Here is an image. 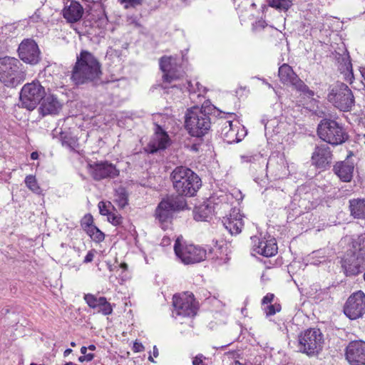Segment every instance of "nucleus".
Returning a JSON list of instances; mask_svg holds the SVG:
<instances>
[{"label":"nucleus","instance_id":"f257e3e1","mask_svg":"<svg viewBox=\"0 0 365 365\" xmlns=\"http://www.w3.org/2000/svg\"><path fill=\"white\" fill-rule=\"evenodd\" d=\"M102 74V65L97 57L87 50H81L76 56V61L71 71V81L77 86H96L101 81Z\"/></svg>","mask_w":365,"mask_h":365},{"label":"nucleus","instance_id":"f03ea898","mask_svg":"<svg viewBox=\"0 0 365 365\" xmlns=\"http://www.w3.org/2000/svg\"><path fill=\"white\" fill-rule=\"evenodd\" d=\"M170 180L176 194L185 197H193L202 186L200 178L190 168L176 167L170 174Z\"/></svg>","mask_w":365,"mask_h":365},{"label":"nucleus","instance_id":"7ed1b4c3","mask_svg":"<svg viewBox=\"0 0 365 365\" xmlns=\"http://www.w3.org/2000/svg\"><path fill=\"white\" fill-rule=\"evenodd\" d=\"M160 68L163 71V83L160 87L168 93L173 89H177L180 91L189 93H195L196 89L190 81H187L185 84L170 85L173 81L181 78L184 72L180 70V66L175 62L171 56H164L159 60Z\"/></svg>","mask_w":365,"mask_h":365},{"label":"nucleus","instance_id":"20e7f679","mask_svg":"<svg viewBox=\"0 0 365 365\" xmlns=\"http://www.w3.org/2000/svg\"><path fill=\"white\" fill-rule=\"evenodd\" d=\"M341 267L348 277L356 276L365 269V233L352 241L351 247L346 252Z\"/></svg>","mask_w":365,"mask_h":365},{"label":"nucleus","instance_id":"39448f33","mask_svg":"<svg viewBox=\"0 0 365 365\" xmlns=\"http://www.w3.org/2000/svg\"><path fill=\"white\" fill-rule=\"evenodd\" d=\"M187 209L185 198L181 195H167L157 205L154 217L163 229L170 224L176 213Z\"/></svg>","mask_w":365,"mask_h":365},{"label":"nucleus","instance_id":"423d86ee","mask_svg":"<svg viewBox=\"0 0 365 365\" xmlns=\"http://www.w3.org/2000/svg\"><path fill=\"white\" fill-rule=\"evenodd\" d=\"M211 118L206 108L192 107L187 110L185 119V127L188 133L200 140L210 131Z\"/></svg>","mask_w":365,"mask_h":365},{"label":"nucleus","instance_id":"0eeeda50","mask_svg":"<svg viewBox=\"0 0 365 365\" xmlns=\"http://www.w3.org/2000/svg\"><path fill=\"white\" fill-rule=\"evenodd\" d=\"M26 71L21 61L10 56L0 58V81L7 87L15 88L26 79Z\"/></svg>","mask_w":365,"mask_h":365},{"label":"nucleus","instance_id":"6e6552de","mask_svg":"<svg viewBox=\"0 0 365 365\" xmlns=\"http://www.w3.org/2000/svg\"><path fill=\"white\" fill-rule=\"evenodd\" d=\"M318 137L324 143L331 146L342 145L349 139L343 125L331 118H323L317 125Z\"/></svg>","mask_w":365,"mask_h":365},{"label":"nucleus","instance_id":"1a4fd4ad","mask_svg":"<svg viewBox=\"0 0 365 365\" xmlns=\"http://www.w3.org/2000/svg\"><path fill=\"white\" fill-rule=\"evenodd\" d=\"M327 100L341 112L351 111L355 104V98L351 90L346 84L339 82L330 88Z\"/></svg>","mask_w":365,"mask_h":365},{"label":"nucleus","instance_id":"9d476101","mask_svg":"<svg viewBox=\"0 0 365 365\" xmlns=\"http://www.w3.org/2000/svg\"><path fill=\"white\" fill-rule=\"evenodd\" d=\"M299 349L308 356L317 354L322 349L324 337L319 329H309L298 337Z\"/></svg>","mask_w":365,"mask_h":365},{"label":"nucleus","instance_id":"9b49d317","mask_svg":"<svg viewBox=\"0 0 365 365\" xmlns=\"http://www.w3.org/2000/svg\"><path fill=\"white\" fill-rule=\"evenodd\" d=\"M45 94V88L38 81L25 84L20 93L22 107L29 110H33L40 104Z\"/></svg>","mask_w":365,"mask_h":365},{"label":"nucleus","instance_id":"f8f14e48","mask_svg":"<svg viewBox=\"0 0 365 365\" xmlns=\"http://www.w3.org/2000/svg\"><path fill=\"white\" fill-rule=\"evenodd\" d=\"M176 256L185 264L200 262L206 258V250L194 245H181L178 237L174 245Z\"/></svg>","mask_w":365,"mask_h":365},{"label":"nucleus","instance_id":"ddd939ff","mask_svg":"<svg viewBox=\"0 0 365 365\" xmlns=\"http://www.w3.org/2000/svg\"><path fill=\"white\" fill-rule=\"evenodd\" d=\"M88 172L96 181L105 179H114L119 176L120 170L115 165L108 160H100L88 163Z\"/></svg>","mask_w":365,"mask_h":365},{"label":"nucleus","instance_id":"4468645a","mask_svg":"<svg viewBox=\"0 0 365 365\" xmlns=\"http://www.w3.org/2000/svg\"><path fill=\"white\" fill-rule=\"evenodd\" d=\"M19 58L30 65H36L41 60V53L39 47L33 38H24L18 47Z\"/></svg>","mask_w":365,"mask_h":365},{"label":"nucleus","instance_id":"2eb2a0df","mask_svg":"<svg viewBox=\"0 0 365 365\" xmlns=\"http://www.w3.org/2000/svg\"><path fill=\"white\" fill-rule=\"evenodd\" d=\"M344 313L350 319L361 317L365 313V294L359 290L351 294L344 307Z\"/></svg>","mask_w":365,"mask_h":365},{"label":"nucleus","instance_id":"dca6fc26","mask_svg":"<svg viewBox=\"0 0 365 365\" xmlns=\"http://www.w3.org/2000/svg\"><path fill=\"white\" fill-rule=\"evenodd\" d=\"M174 312L178 316L194 317L197 307L192 294H175L173 297Z\"/></svg>","mask_w":365,"mask_h":365},{"label":"nucleus","instance_id":"f3484780","mask_svg":"<svg viewBox=\"0 0 365 365\" xmlns=\"http://www.w3.org/2000/svg\"><path fill=\"white\" fill-rule=\"evenodd\" d=\"M312 163L317 168L327 170L332 163L333 153L327 143L316 145L312 155Z\"/></svg>","mask_w":365,"mask_h":365},{"label":"nucleus","instance_id":"a211bd4d","mask_svg":"<svg viewBox=\"0 0 365 365\" xmlns=\"http://www.w3.org/2000/svg\"><path fill=\"white\" fill-rule=\"evenodd\" d=\"M345 357L351 365H365V341H350L345 349Z\"/></svg>","mask_w":365,"mask_h":365},{"label":"nucleus","instance_id":"6ab92c4d","mask_svg":"<svg viewBox=\"0 0 365 365\" xmlns=\"http://www.w3.org/2000/svg\"><path fill=\"white\" fill-rule=\"evenodd\" d=\"M170 145V139L166 131L159 125H155V133L145 151L150 154H154L160 150H165Z\"/></svg>","mask_w":365,"mask_h":365},{"label":"nucleus","instance_id":"aec40b11","mask_svg":"<svg viewBox=\"0 0 365 365\" xmlns=\"http://www.w3.org/2000/svg\"><path fill=\"white\" fill-rule=\"evenodd\" d=\"M252 250L256 254L260 255L265 257H270L277 253V245L275 239L266 240L265 238H259L257 236L251 237Z\"/></svg>","mask_w":365,"mask_h":365},{"label":"nucleus","instance_id":"412c9836","mask_svg":"<svg viewBox=\"0 0 365 365\" xmlns=\"http://www.w3.org/2000/svg\"><path fill=\"white\" fill-rule=\"evenodd\" d=\"M222 222L232 235L240 233L244 227L243 216L236 208L232 209L228 216L224 217Z\"/></svg>","mask_w":365,"mask_h":365},{"label":"nucleus","instance_id":"4be33fe9","mask_svg":"<svg viewBox=\"0 0 365 365\" xmlns=\"http://www.w3.org/2000/svg\"><path fill=\"white\" fill-rule=\"evenodd\" d=\"M62 104L58 98L52 93H46L40 103L39 113L45 116L55 115L61 110Z\"/></svg>","mask_w":365,"mask_h":365},{"label":"nucleus","instance_id":"5701e85b","mask_svg":"<svg viewBox=\"0 0 365 365\" xmlns=\"http://www.w3.org/2000/svg\"><path fill=\"white\" fill-rule=\"evenodd\" d=\"M62 12L68 22L76 23L82 18L83 8L79 2L72 0L66 3Z\"/></svg>","mask_w":365,"mask_h":365},{"label":"nucleus","instance_id":"b1692460","mask_svg":"<svg viewBox=\"0 0 365 365\" xmlns=\"http://www.w3.org/2000/svg\"><path fill=\"white\" fill-rule=\"evenodd\" d=\"M354 166L349 161L337 162L333 168L334 173L343 182H350L353 178Z\"/></svg>","mask_w":365,"mask_h":365},{"label":"nucleus","instance_id":"393cba45","mask_svg":"<svg viewBox=\"0 0 365 365\" xmlns=\"http://www.w3.org/2000/svg\"><path fill=\"white\" fill-rule=\"evenodd\" d=\"M215 212V207L211 201L205 202L195 207L194 219L197 221H209Z\"/></svg>","mask_w":365,"mask_h":365},{"label":"nucleus","instance_id":"a878e982","mask_svg":"<svg viewBox=\"0 0 365 365\" xmlns=\"http://www.w3.org/2000/svg\"><path fill=\"white\" fill-rule=\"evenodd\" d=\"M351 216L355 219L365 220V200L351 199L349 201Z\"/></svg>","mask_w":365,"mask_h":365},{"label":"nucleus","instance_id":"bb28decb","mask_svg":"<svg viewBox=\"0 0 365 365\" xmlns=\"http://www.w3.org/2000/svg\"><path fill=\"white\" fill-rule=\"evenodd\" d=\"M278 76L283 84L288 85L291 82H293L294 77L297 75L294 72L289 65L284 63L279 68Z\"/></svg>","mask_w":365,"mask_h":365},{"label":"nucleus","instance_id":"cd10ccee","mask_svg":"<svg viewBox=\"0 0 365 365\" xmlns=\"http://www.w3.org/2000/svg\"><path fill=\"white\" fill-rule=\"evenodd\" d=\"M114 202L121 209H123L128 204V194L126 189L120 186L115 190Z\"/></svg>","mask_w":365,"mask_h":365},{"label":"nucleus","instance_id":"c85d7f7f","mask_svg":"<svg viewBox=\"0 0 365 365\" xmlns=\"http://www.w3.org/2000/svg\"><path fill=\"white\" fill-rule=\"evenodd\" d=\"M269 6L278 11H287L292 5L293 0H267Z\"/></svg>","mask_w":365,"mask_h":365},{"label":"nucleus","instance_id":"c756f323","mask_svg":"<svg viewBox=\"0 0 365 365\" xmlns=\"http://www.w3.org/2000/svg\"><path fill=\"white\" fill-rule=\"evenodd\" d=\"M60 140L63 146L68 147L72 150L75 149L78 145V140L71 134L61 132L60 134Z\"/></svg>","mask_w":365,"mask_h":365},{"label":"nucleus","instance_id":"7c9ffc66","mask_svg":"<svg viewBox=\"0 0 365 365\" xmlns=\"http://www.w3.org/2000/svg\"><path fill=\"white\" fill-rule=\"evenodd\" d=\"M98 303L99 304L97 307L98 312L102 313L103 315H110L112 314L113 307L106 297H100Z\"/></svg>","mask_w":365,"mask_h":365},{"label":"nucleus","instance_id":"2f4dec72","mask_svg":"<svg viewBox=\"0 0 365 365\" xmlns=\"http://www.w3.org/2000/svg\"><path fill=\"white\" fill-rule=\"evenodd\" d=\"M86 233L91 237V238L96 242H103L105 239V234L101 231L96 226L91 227V230L88 229Z\"/></svg>","mask_w":365,"mask_h":365},{"label":"nucleus","instance_id":"473e14b6","mask_svg":"<svg viewBox=\"0 0 365 365\" xmlns=\"http://www.w3.org/2000/svg\"><path fill=\"white\" fill-rule=\"evenodd\" d=\"M25 184L29 189L36 193L41 192V188L38 185L36 177L32 175H27L25 178Z\"/></svg>","mask_w":365,"mask_h":365},{"label":"nucleus","instance_id":"72a5a7b5","mask_svg":"<svg viewBox=\"0 0 365 365\" xmlns=\"http://www.w3.org/2000/svg\"><path fill=\"white\" fill-rule=\"evenodd\" d=\"M263 310L267 317H271L281 311V305L279 303L269 304L263 307Z\"/></svg>","mask_w":365,"mask_h":365},{"label":"nucleus","instance_id":"f704fd0d","mask_svg":"<svg viewBox=\"0 0 365 365\" xmlns=\"http://www.w3.org/2000/svg\"><path fill=\"white\" fill-rule=\"evenodd\" d=\"M340 71L341 72H348L352 74V64L349 56L346 55L341 57V63H340Z\"/></svg>","mask_w":365,"mask_h":365},{"label":"nucleus","instance_id":"c9c22d12","mask_svg":"<svg viewBox=\"0 0 365 365\" xmlns=\"http://www.w3.org/2000/svg\"><path fill=\"white\" fill-rule=\"evenodd\" d=\"M81 225L86 232L88 231V229L91 230V227H93L95 225H93V216L91 214H86L82 218Z\"/></svg>","mask_w":365,"mask_h":365},{"label":"nucleus","instance_id":"e433bc0d","mask_svg":"<svg viewBox=\"0 0 365 365\" xmlns=\"http://www.w3.org/2000/svg\"><path fill=\"white\" fill-rule=\"evenodd\" d=\"M84 299L87 304L92 309H97L99 303V297H96L92 294H87L84 296Z\"/></svg>","mask_w":365,"mask_h":365},{"label":"nucleus","instance_id":"4c0bfd02","mask_svg":"<svg viewBox=\"0 0 365 365\" xmlns=\"http://www.w3.org/2000/svg\"><path fill=\"white\" fill-rule=\"evenodd\" d=\"M107 217L108 220L115 226L120 225L123 222V217L117 212H110Z\"/></svg>","mask_w":365,"mask_h":365},{"label":"nucleus","instance_id":"58836bf2","mask_svg":"<svg viewBox=\"0 0 365 365\" xmlns=\"http://www.w3.org/2000/svg\"><path fill=\"white\" fill-rule=\"evenodd\" d=\"M240 158L243 163H255L262 159V156L259 154L253 155L250 153L242 155Z\"/></svg>","mask_w":365,"mask_h":365},{"label":"nucleus","instance_id":"ea45409f","mask_svg":"<svg viewBox=\"0 0 365 365\" xmlns=\"http://www.w3.org/2000/svg\"><path fill=\"white\" fill-rule=\"evenodd\" d=\"M120 4H124V8L128 9L130 8H135L142 4L143 0H118Z\"/></svg>","mask_w":365,"mask_h":365},{"label":"nucleus","instance_id":"a19ab883","mask_svg":"<svg viewBox=\"0 0 365 365\" xmlns=\"http://www.w3.org/2000/svg\"><path fill=\"white\" fill-rule=\"evenodd\" d=\"M126 21H127L128 25L133 26L135 29H140V31H141L143 26L140 24V23L139 22V21L136 16H128Z\"/></svg>","mask_w":365,"mask_h":365},{"label":"nucleus","instance_id":"79ce46f5","mask_svg":"<svg viewBox=\"0 0 365 365\" xmlns=\"http://www.w3.org/2000/svg\"><path fill=\"white\" fill-rule=\"evenodd\" d=\"M289 84L292 85L297 91H302L303 87L305 86V83L297 76L294 77L293 82H291Z\"/></svg>","mask_w":365,"mask_h":365},{"label":"nucleus","instance_id":"37998d69","mask_svg":"<svg viewBox=\"0 0 365 365\" xmlns=\"http://www.w3.org/2000/svg\"><path fill=\"white\" fill-rule=\"evenodd\" d=\"M274 294L272 293H267L262 299V307L272 304L274 299Z\"/></svg>","mask_w":365,"mask_h":365},{"label":"nucleus","instance_id":"c03bdc74","mask_svg":"<svg viewBox=\"0 0 365 365\" xmlns=\"http://www.w3.org/2000/svg\"><path fill=\"white\" fill-rule=\"evenodd\" d=\"M98 208H99L100 214L102 215L108 216V214L110 212L108 210V209L107 208V206H106V203L104 202H103V201H101L98 203Z\"/></svg>","mask_w":365,"mask_h":365},{"label":"nucleus","instance_id":"a18cd8bd","mask_svg":"<svg viewBox=\"0 0 365 365\" xmlns=\"http://www.w3.org/2000/svg\"><path fill=\"white\" fill-rule=\"evenodd\" d=\"M96 250H91L88 251L86 256L84 258L83 263H89L93 260V257L95 256Z\"/></svg>","mask_w":365,"mask_h":365},{"label":"nucleus","instance_id":"49530a36","mask_svg":"<svg viewBox=\"0 0 365 365\" xmlns=\"http://www.w3.org/2000/svg\"><path fill=\"white\" fill-rule=\"evenodd\" d=\"M301 92L308 98H312L314 96V92L312 90H310L307 85L303 87V89Z\"/></svg>","mask_w":365,"mask_h":365},{"label":"nucleus","instance_id":"de8ad7c7","mask_svg":"<svg viewBox=\"0 0 365 365\" xmlns=\"http://www.w3.org/2000/svg\"><path fill=\"white\" fill-rule=\"evenodd\" d=\"M133 350L134 352H141L144 350V346L141 343L135 341L133 344Z\"/></svg>","mask_w":365,"mask_h":365},{"label":"nucleus","instance_id":"09e8293b","mask_svg":"<svg viewBox=\"0 0 365 365\" xmlns=\"http://www.w3.org/2000/svg\"><path fill=\"white\" fill-rule=\"evenodd\" d=\"M204 358L205 357L202 354L197 355L192 360V365H200L202 363V359Z\"/></svg>","mask_w":365,"mask_h":365},{"label":"nucleus","instance_id":"8fccbe9b","mask_svg":"<svg viewBox=\"0 0 365 365\" xmlns=\"http://www.w3.org/2000/svg\"><path fill=\"white\" fill-rule=\"evenodd\" d=\"M31 18L33 19L34 21H38L41 19L39 10L37 9Z\"/></svg>","mask_w":365,"mask_h":365},{"label":"nucleus","instance_id":"3c124183","mask_svg":"<svg viewBox=\"0 0 365 365\" xmlns=\"http://www.w3.org/2000/svg\"><path fill=\"white\" fill-rule=\"evenodd\" d=\"M84 357H85L86 361V362H89V361H91L93 359L94 354H91V353L86 354V355H84Z\"/></svg>","mask_w":365,"mask_h":365},{"label":"nucleus","instance_id":"603ef678","mask_svg":"<svg viewBox=\"0 0 365 365\" xmlns=\"http://www.w3.org/2000/svg\"><path fill=\"white\" fill-rule=\"evenodd\" d=\"M229 358L235 359L236 357V355H238L237 352L235 351H229L226 354Z\"/></svg>","mask_w":365,"mask_h":365},{"label":"nucleus","instance_id":"864d4df0","mask_svg":"<svg viewBox=\"0 0 365 365\" xmlns=\"http://www.w3.org/2000/svg\"><path fill=\"white\" fill-rule=\"evenodd\" d=\"M38 158V153L36 151L32 152L31 154V158L32 160H37Z\"/></svg>","mask_w":365,"mask_h":365},{"label":"nucleus","instance_id":"5fc2aeb1","mask_svg":"<svg viewBox=\"0 0 365 365\" xmlns=\"http://www.w3.org/2000/svg\"><path fill=\"white\" fill-rule=\"evenodd\" d=\"M72 349H67L64 351L63 352V356L64 357H66L67 356H68L71 352H72Z\"/></svg>","mask_w":365,"mask_h":365},{"label":"nucleus","instance_id":"6e6d98bb","mask_svg":"<svg viewBox=\"0 0 365 365\" xmlns=\"http://www.w3.org/2000/svg\"><path fill=\"white\" fill-rule=\"evenodd\" d=\"M88 348L86 346H82L81 348V353L83 354V356L86 355L87 354Z\"/></svg>","mask_w":365,"mask_h":365},{"label":"nucleus","instance_id":"4d7b16f0","mask_svg":"<svg viewBox=\"0 0 365 365\" xmlns=\"http://www.w3.org/2000/svg\"><path fill=\"white\" fill-rule=\"evenodd\" d=\"M201 88H202V86L200 84L199 82H196L195 83V89H196V91H201Z\"/></svg>","mask_w":365,"mask_h":365},{"label":"nucleus","instance_id":"13d9d810","mask_svg":"<svg viewBox=\"0 0 365 365\" xmlns=\"http://www.w3.org/2000/svg\"><path fill=\"white\" fill-rule=\"evenodd\" d=\"M153 356L155 357H157L158 356V350L156 346H154V347H153Z\"/></svg>","mask_w":365,"mask_h":365},{"label":"nucleus","instance_id":"bf43d9fd","mask_svg":"<svg viewBox=\"0 0 365 365\" xmlns=\"http://www.w3.org/2000/svg\"><path fill=\"white\" fill-rule=\"evenodd\" d=\"M360 72H361V74L364 80L365 81V67L364 68H361V70H360Z\"/></svg>","mask_w":365,"mask_h":365},{"label":"nucleus","instance_id":"052dcab7","mask_svg":"<svg viewBox=\"0 0 365 365\" xmlns=\"http://www.w3.org/2000/svg\"><path fill=\"white\" fill-rule=\"evenodd\" d=\"M198 145H199V143H195L192 145V149L193 150H195V151H197L198 150Z\"/></svg>","mask_w":365,"mask_h":365},{"label":"nucleus","instance_id":"680f3d73","mask_svg":"<svg viewBox=\"0 0 365 365\" xmlns=\"http://www.w3.org/2000/svg\"><path fill=\"white\" fill-rule=\"evenodd\" d=\"M241 141V139L239 138L238 137H236L235 139L232 140H228V143H233V142H236V143H238Z\"/></svg>","mask_w":365,"mask_h":365},{"label":"nucleus","instance_id":"e2e57ef3","mask_svg":"<svg viewBox=\"0 0 365 365\" xmlns=\"http://www.w3.org/2000/svg\"><path fill=\"white\" fill-rule=\"evenodd\" d=\"M88 349L91 350V351H94V350H96V347L95 345L91 344V345L88 346Z\"/></svg>","mask_w":365,"mask_h":365},{"label":"nucleus","instance_id":"0e129e2a","mask_svg":"<svg viewBox=\"0 0 365 365\" xmlns=\"http://www.w3.org/2000/svg\"><path fill=\"white\" fill-rule=\"evenodd\" d=\"M78 361H79L80 362H82V363H83V362H84V361H86V359H85L84 356H79V357H78Z\"/></svg>","mask_w":365,"mask_h":365},{"label":"nucleus","instance_id":"69168bd1","mask_svg":"<svg viewBox=\"0 0 365 365\" xmlns=\"http://www.w3.org/2000/svg\"><path fill=\"white\" fill-rule=\"evenodd\" d=\"M120 267L124 269H126L128 268V265L126 263H121L120 264Z\"/></svg>","mask_w":365,"mask_h":365},{"label":"nucleus","instance_id":"338daca9","mask_svg":"<svg viewBox=\"0 0 365 365\" xmlns=\"http://www.w3.org/2000/svg\"><path fill=\"white\" fill-rule=\"evenodd\" d=\"M64 365H77V364H74L73 362L69 361V362H66Z\"/></svg>","mask_w":365,"mask_h":365},{"label":"nucleus","instance_id":"774afa93","mask_svg":"<svg viewBox=\"0 0 365 365\" xmlns=\"http://www.w3.org/2000/svg\"><path fill=\"white\" fill-rule=\"evenodd\" d=\"M234 364H235V365H244V364L240 363L238 361H235Z\"/></svg>","mask_w":365,"mask_h":365}]
</instances>
